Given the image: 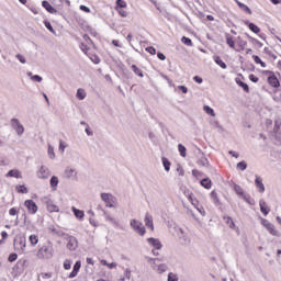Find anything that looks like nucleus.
Wrapping results in <instances>:
<instances>
[{
  "mask_svg": "<svg viewBox=\"0 0 281 281\" xmlns=\"http://www.w3.org/2000/svg\"><path fill=\"white\" fill-rule=\"evenodd\" d=\"M147 262L148 265H150L151 269L154 271H157L158 273H166V271H168V265L166 263L157 265V259H153L148 257Z\"/></svg>",
  "mask_w": 281,
  "mask_h": 281,
  "instance_id": "f03ea898",
  "label": "nucleus"
},
{
  "mask_svg": "<svg viewBox=\"0 0 281 281\" xmlns=\"http://www.w3.org/2000/svg\"><path fill=\"white\" fill-rule=\"evenodd\" d=\"M202 188H205V190H210L212 188V180L210 178H204L200 181Z\"/></svg>",
  "mask_w": 281,
  "mask_h": 281,
  "instance_id": "b1692460",
  "label": "nucleus"
},
{
  "mask_svg": "<svg viewBox=\"0 0 281 281\" xmlns=\"http://www.w3.org/2000/svg\"><path fill=\"white\" fill-rule=\"evenodd\" d=\"M233 189H234V192H236V194L238 196H244L245 190H243V188L240 186L234 184Z\"/></svg>",
  "mask_w": 281,
  "mask_h": 281,
  "instance_id": "473e14b6",
  "label": "nucleus"
},
{
  "mask_svg": "<svg viewBox=\"0 0 281 281\" xmlns=\"http://www.w3.org/2000/svg\"><path fill=\"white\" fill-rule=\"evenodd\" d=\"M214 63H216L218 65V67H221L222 69H227V64H225V61H223L221 56H215Z\"/></svg>",
  "mask_w": 281,
  "mask_h": 281,
  "instance_id": "a878e982",
  "label": "nucleus"
},
{
  "mask_svg": "<svg viewBox=\"0 0 281 281\" xmlns=\"http://www.w3.org/2000/svg\"><path fill=\"white\" fill-rule=\"evenodd\" d=\"M101 200L105 203L106 207H115L117 199L111 193H101Z\"/></svg>",
  "mask_w": 281,
  "mask_h": 281,
  "instance_id": "423d86ee",
  "label": "nucleus"
},
{
  "mask_svg": "<svg viewBox=\"0 0 281 281\" xmlns=\"http://www.w3.org/2000/svg\"><path fill=\"white\" fill-rule=\"evenodd\" d=\"M15 58H16L18 60H20V61L22 63V65H25V64L27 63V60L25 59V57H23V55H21V54L15 55Z\"/></svg>",
  "mask_w": 281,
  "mask_h": 281,
  "instance_id": "6e6d98bb",
  "label": "nucleus"
},
{
  "mask_svg": "<svg viewBox=\"0 0 281 281\" xmlns=\"http://www.w3.org/2000/svg\"><path fill=\"white\" fill-rule=\"evenodd\" d=\"M236 3L238 5V8H240V10H243V12H246V14H251V9H249L247 7V4H245V3H243V2H240L238 0H236Z\"/></svg>",
  "mask_w": 281,
  "mask_h": 281,
  "instance_id": "393cba45",
  "label": "nucleus"
},
{
  "mask_svg": "<svg viewBox=\"0 0 281 281\" xmlns=\"http://www.w3.org/2000/svg\"><path fill=\"white\" fill-rule=\"evenodd\" d=\"M38 260H52L54 258V247L52 245H44L37 250Z\"/></svg>",
  "mask_w": 281,
  "mask_h": 281,
  "instance_id": "f257e3e1",
  "label": "nucleus"
},
{
  "mask_svg": "<svg viewBox=\"0 0 281 281\" xmlns=\"http://www.w3.org/2000/svg\"><path fill=\"white\" fill-rule=\"evenodd\" d=\"M64 269H65L66 271H69V269H71V260L66 259V260L64 261Z\"/></svg>",
  "mask_w": 281,
  "mask_h": 281,
  "instance_id": "8fccbe9b",
  "label": "nucleus"
},
{
  "mask_svg": "<svg viewBox=\"0 0 281 281\" xmlns=\"http://www.w3.org/2000/svg\"><path fill=\"white\" fill-rule=\"evenodd\" d=\"M223 221H224V223H226V225H228V227L231 229H234V227H236V224L234 223V220H232L229 216L225 215L223 217Z\"/></svg>",
  "mask_w": 281,
  "mask_h": 281,
  "instance_id": "cd10ccee",
  "label": "nucleus"
},
{
  "mask_svg": "<svg viewBox=\"0 0 281 281\" xmlns=\"http://www.w3.org/2000/svg\"><path fill=\"white\" fill-rule=\"evenodd\" d=\"M237 170H241V172L247 170V162L245 160H241L240 162H238Z\"/></svg>",
  "mask_w": 281,
  "mask_h": 281,
  "instance_id": "37998d69",
  "label": "nucleus"
},
{
  "mask_svg": "<svg viewBox=\"0 0 281 281\" xmlns=\"http://www.w3.org/2000/svg\"><path fill=\"white\" fill-rule=\"evenodd\" d=\"M48 157L49 159H55L56 154L54 153V147L52 145H48Z\"/></svg>",
  "mask_w": 281,
  "mask_h": 281,
  "instance_id": "de8ad7c7",
  "label": "nucleus"
},
{
  "mask_svg": "<svg viewBox=\"0 0 281 281\" xmlns=\"http://www.w3.org/2000/svg\"><path fill=\"white\" fill-rule=\"evenodd\" d=\"M47 210H48V212H59L60 209L57 205L48 202Z\"/></svg>",
  "mask_w": 281,
  "mask_h": 281,
  "instance_id": "79ce46f5",
  "label": "nucleus"
},
{
  "mask_svg": "<svg viewBox=\"0 0 281 281\" xmlns=\"http://www.w3.org/2000/svg\"><path fill=\"white\" fill-rule=\"evenodd\" d=\"M178 89H179V91H181L182 93H188V87H186V86H178Z\"/></svg>",
  "mask_w": 281,
  "mask_h": 281,
  "instance_id": "338daca9",
  "label": "nucleus"
},
{
  "mask_svg": "<svg viewBox=\"0 0 281 281\" xmlns=\"http://www.w3.org/2000/svg\"><path fill=\"white\" fill-rule=\"evenodd\" d=\"M161 161H162V166H164L166 172H170V166H172L170 160H168V158H166V157H162Z\"/></svg>",
  "mask_w": 281,
  "mask_h": 281,
  "instance_id": "c85d7f7f",
  "label": "nucleus"
},
{
  "mask_svg": "<svg viewBox=\"0 0 281 281\" xmlns=\"http://www.w3.org/2000/svg\"><path fill=\"white\" fill-rule=\"evenodd\" d=\"M213 127H215L220 133H223V126L217 121L213 122Z\"/></svg>",
  "mask_w": 281,
  "mask_h": 281,
  "instance_id": "603ef678",
  "label": "nucleus"
},
{
  "mask_svg": "<svg viewBox=\"0 0 281 281\" xmlns=\"http://www.w3.org/2000/svg\"><path fill=\"white\" fill-rule=\"evenodd\" d=\"M260 79L256 75H249L250 82H258Z\"/></svg>",
  "mask_w": 281,
  "mask_h": 281,
  "instance_id": "0e129e2a",
  "label": "nucleus"
},
{
  "mask_svg": "<svg viewBox=\"0 0 281 281\" xmlns=\"http://www.w3.org/2000/svg\"><path fill=\"white\" fill-rule=\"evenodd\" d=\"M77 176H78V171H76V169L74 168L68 167L64 171L65 179H76Z\"/></svg>",
  "mask_w": 281,
  "mask_h": 281,
  "instance_id": "4468645a",
  "label": "nucleus"
},
{
  "mask_svg": "<svg viewBox=\"0 0 281 281\" xmlns=\"http://www.w3.org/2000/svg\"><path fill=\"white\" fill-rule=\"evenodd\" d=\"M58 183H59L58 177L53 176V177L50 178V188H52L53 190H56V189L58 188Z\"/></svg>",
  "mask_w": 281,
  "mask_h": 281,
  "instance_id": "7c9ffc66",
  "label": "nucleus"
},
{
  "mask_svg": "<svg viewBox=\"0 0 281 281\" xmlns=\"http://www.w3.org/2000/svg\"><path fill=\"white\" fill-rule=\"evenodd\" d=\"M236 82H237L238 87H241V89H244V91H246V93H249V85L245 83L240 79H236Z\"/></svg>",
  "mask_w": 281,
  "mask_h": 281,
  "instance_id": "2f4dec72",
  "label": "nucleus"
},
{
  "mask_svg": "<svg viewBox=\"0 0 281 281\" xmlns=\"http://www.w3.org/2000/svg\"><path fill=\"white\" fill-rule=\"evenodd\" d=\"M167 281H179V277L175 274V272H169L167 277Z\"/></svg>",
  "mask_w": 281,
  "mask_h": 281,
  "instance_id": "a18cd8bd",
  "label": "nucleus"
},
{
  "mask_svg": "<svg viewBox=\"0 0 281 281\" xmlns=\"http://www.w3.org/2000/svg\"><path fill=\"white\" fill-rule=\"evenodd\" d=\"M176 170H177L179 177H183V175H186V171L183 170V167H181V166H178Z\"/></svg>",
  "mask_w": 281,
  "mask_h": 281,
  "instance_id": "bf43d9fd",
  "label": "nucleus"
},
{
  "mask_svg": "<svg viewBox=\"0 0 281 281\" xmlns=\"http://www.w3.org/2000/svg\"><path fill=\"white\" fill-rule=\"evenodd\" d=\"M44 25H45L46 30H48V32H50L52 34H56V31L54 30V26H52L50 21L45 20Z\"/></svg>",
  "mask_w": 281,
  "mask_h": 281,
  "instance_id": "58836bf2",
  "label": "nucleus"
},
{
  "mask_svg": "<svg viewBox=\"0 0 281 281\" xmlns=\"http://www.w3.org/2000/svg\"><path fill=\"white\" fill-rule=\"evenodd\" d=\"M144 223L146 227H149V229H151V232L155 229V224L153 223V215L146 213Z\"/></svg>",
  "mask_w": 281,
  "mask_h": 281,
  "instance_id": "f3484780",
  "label": "nucleus"
},
{
  "mask_svg": "<svg viewBox=\"0 0 281 281\" xmlns=\"http://www.w3.org/2000/svg\"><path fill=\"white\" fill-rule=\"evenodd\" d=\"M52 176V172L49 171V168L42 166L38 170H37V177L38 179H49V177Z\"/></svg>",
  "mask_w": 281,
  "mask_h": 281,
  "instance_id": "9d476101",
  "label": "nucleus"
},
{
  "mask_svg": "<svg viewBox=\"0 0 281 281\" xmlns=\"http://www.w3.org/2000/svg\"><path fill=\"white\" fill-rule=\"evenodd\" d=\"M18 258H19V255L16 252H12L9 255L8 260L9 262H15Z\"/></svg>",
  "mask_w": 281,
  "mask_h": 281,
  "instance_id": "09e8293b",
  "label": "nucleus"
},
{
  "mask_svg": "<svg viewBox=\"0 0 281 281\" xmlns=\"http://www.w3.org/2000/svg\"><path fill=\"white\" fill-rule=\"evenodd\" d=\"M252 60H255L256 65H260L263 69H266L267 63L262 61L258 55H252Z\"/></svg>",
  "mask_w": 281,
  "mask_h": 281,
  "instance_id": "c756f323",
  "label": "nucleus"
},
{
  "mask_svg": "<svg viewBox=\"0 0 281 281\" xmlns=\"http://www.w3.org/2000/svg\"><path fill=\"white\" fill-rule=\"evenodd\" d=\"M204 111L207 115H211L212 117H216V113L214 112V109H212L210 105H204Z\"/></svg>",
  "mask_w": 281,
  "mask_h": 281,
  "instance_id": "4c0bfd02",
  "label": "nucleus"
},
{
  "mask_svg": "<svg viewBox=\"0 0 281 281\" xmlns=\"http://www.w3.org/2000/svg\"><path fill=\"white\" fill-rule=\"evenodd\" d=\"M175 231L177 233V237L179 238L180 245H184V246L190 245V237L186 234L183 228L176 226Z\"/></svg>",
  "mask_w": 281,
  "mask_h": 281,
  "instance_id": "20e7f679",
  "label": "nucleus"
},
{
  "mask_svg": "<svg viewBox=\"0 0 281 281\" xmlns=\"http://www.w3.org/2000/svg\"><path fill=\"white\" fill-rule=\"evenodd\" d=\"M124 8H126V1L124 0H116V7L115 10H123Z\"/></svg>",
  "mask_w": 281,
  "mask_h": 281,
  "instance_id": "a19ab883",
  "label": "nucleus"
},
{
  "mask_svg": "<svg viewBox=\"0 0 281 281\" xmlns=\"http://www.w3.org/2000/svg\"><path fill=\"white\" fill-rule=\"evenodd\" d=\"M268 83L274 89H278V87H280V80H278V77H276V75L268 77Z\"/></svg>",
  "mask_w": 281,
  "mask_h": 281,
  "instance_id": "6ab92c4d",
  "label": "nucleus"
},
{
  "mask_svg": "<svg viewBox=\"0 0 281 281\" xmlns=\"http://www.w3.org/2000/svg\"><path fill=\"white\" fill-rule=\"evenodd\" d=\"M11 126L18 135H23V133H25V127H23V124H21L19 119H11Z\"/></svg>",
  "mask_w": 281,
  "mask_h": 281,
  "instance_id": "0eeeda50",
  "label": "nucleus"
},
{
  "mask_svg": "<svg viewBox=\"0 0 281 281\" xmlns=\"http://www.w3.org/2000/svg\"><path fill=\"white\" fill-rule=\"evenodd\" d=\"M178 150H179L180 157H186L188 149L186 148V146H183V144L178 145Z\"/></svg>",
  "mask_w": 281,
  "mask_h": 281,
  "instance_id": "ea45409f",
  "label": "nucleus"
},
{
  "mask_svg": "<svg viewBox=\"0 0 281 281\" xmlns=\"http://www.w3.org/2000/svg\"><path fill=\"white\" fill-rule=\"evenodd\" d=\"M42 8H45L46 12H48L49 14L58 13V10H56V8H54L52 3H49V1L47 0L42 1Z\"/></svg>",
  "mask_w": 281,
  "mask_h": 281,
  "instance_id": "ddd939ff",
  "label": "nucleus"
},
{
  "mask_svg": "<svg viewBox=\"0 0 281 281\" xmlns=\"http://www.w3.org/2000/svg\"><path fill=\"white\" fill-rule=\"evenodd\" d=\"M16 190L20 192V194H27V189L23 184L18 186Z\"/></svg>",
  "mask_w": 281,
  "mask_h": 281,
  "instance_id": "49530a36",
  "label": "nucleus"
},
{
  "mask_svg": "<svg viewBox=\"0 0 281 281\" xmlns=\"http://www.w3.org/2000/svg\"><path fill=\"white\" fill-rule=\"evenodd\" d=\"M210 196H211V201L214 203L216 207L221 206V200L218 199V193H216V191L213 190L210 193Z\"/></svg>",
  "mask_w": 281,
  "mask_h": 281,
  "instance_id": "aec40b11",
  "label": "nucleus"
},
{
  "mask_svg": "<svg viewBox=\"0 0 281 281\" xmlns=\"http://www.w3.org/2000/svg\"><path fill=\"white\" fill-rule=\"evenodd\" d=\"M85 98H87V92L85 91V89L79 88L77 90V99L85 100Z\"/></svg>",
  "mask_w": 281,
  "mask_h": 281,
  "instance_id": "72a5a7b5",
  "label": "nucleus"
},
{
  "mask_svg": "<svg viewBox=\"0 0 281 281\" xmlns=\"http://www.w3.org/2000/svg\"><path fill=\"white\" fill-rule=\"evenodd\" d=\"M9 214L10 216H16V214H19V210L16 207H11L9 210Z\"/></svg>",
  "mask_w": 281,
  "mask_h": 281,
  "instance_id": "4d7b16f0",
  "label": "nucleus"
},
{
  "mask_svg": "<svg viewBox=\"0 0 281 281\" xmlns=\"http://www.w3.org/2000/svg\"><path fill=\"white\" fill-rule=\"evenodd\" d=\"M130 226L136 234H139V236H144L146 234V228L144 227V224L137 220H131Z\"/></svg>",
  "mask_w": 281,
  "mask_h": 281,
  "instance_id": "39448f33",
  "label": "nucleus"
},
{
  "mask_svg": "<svg viewBox=\"0 0 281 281\" xmlns=\"http://www.w3.org/2000/svg\"><path fill=\"white\" fill-rule=\"evenodd\" d=\"M261 225H263V227L267 229V232H269V234L271 236H276L277 238H280L281 233L280 231H278L276 228V225H273L271 222H269V220H261Z\"/></svg>",
  "mask_w": 281,
  "mask_h": 281,
  "instance_id": "7ed1b4c3",
  "label": "nucleus"
},
{
  "mask_svg": "<svg viewBox=\"0 0 281 281\" xmlns=\"http://www.w3.org/2000/svg\"><path fill=\"white\" fill-rule=\"evenodd\" d=\"M116 12H119L120 16H122L123 19H126V16H128V12H126V10L124 9H119L116 10Z\"/></svg>",
  "mask_w": 281,
  "mask_h": 281,
  "instance_id": "3c124183",
  "label": "nucleus"
},
{
  "mask_svg": "<svg viewBox=\"0 0 281 281\" xmlns=\"http://www.w3.org/2000/svg\"><path fill=\"white\" fill-rule=\"evenodd\" d=\"M74 215L79 221H82L85 218V211L77 209L76 206L71 207Z\"/></svg>",
  "mask_w": 281,
  "mask_h": 281,
  "instance_id": "412c9836",
  "label": "nucleus"
},
{
  "mask_svg": "<svg viewBox=\"0 0 281 281\" xmlns=\"http://www.w3.org/2000/svg\"><path fill=\"white\" fill-rule=\"evenodd\" d=\"M198 165L207 168V166H210V160H207L206 157H202L198 160Z\"/></svg>",
  "mask_w": 281,
  "mask_h": 281,
  "instance_id": "c9c22d12",
  "label": "nucleus"
},
{
  "mask_svg": "<svg viewBox=\"0 0 281 281\" xmlns=\"http://www.w3.org/2000/svg\"><path fill=\"white\" fill-rule=\"evenodd\" d=\"M80 267H82V262L80 260L76 261L72 268V271L69 273L68 278L74 279L76 276H78L80 271Z\"/></svg>",
  "mask_w": 281,
  "mask_h": 281,
  "instance_id": "2eb2a0df",
  "label": "nucleus"
},
{
  "mask_svg": "<svg viewBox=\"0 0 281 281\" xmlns=\"http://www.w3.org/2000/svg\"><path fill=\"white\" fill-rule=\"evenodd\" d=\"M147 243L150 247H154V249H157V250H160L164 247V245L161 244V240L155 237L147 238Z\"/></svg>",
  "mask_w": 281,
  "mask_h": 281,
  "instance_id": "f8f14e48",
  "label": "nucleus"
},
{
  "mask_svg": "<svg viewBox=\"0 0 281 281\" xmlns=\"http://www.w3.org/2000/svg\"><path fill=\"white\" fill-rule=\"evenodd\" d=\"M31 80H34L35 82H43V77H41L40 75H33L31 77Z\"/></svg>",
  "mask_w": 281,
  "mask_h": 281,
  "instance_id": "5fc2aeb1",
  "label": "nucleus"
},
{
  "mask_svg": "<svg viewBox=\"0 0 281 281\" xmlns=\"http://www.w3.org/2000/svg\"><path fill=\"white\" fill-rule=\"evenodd\" d=\"M255 186L258 189V192H260V194H263L265 183H262V178H260L259 176H256Z\"/></svg>",
  "mask_w": 281,
  "mask_h": 281,
  "instance_id": "dca6fc26",
  "label": "nucleus"
},
{
  "mask_svg": "<svg viewBox=\"0 0 281 281\" xmlns=\"http://www.w3.org/2000/svg\"><path fill=\"white\" fill-rule=\"evenodd\" d=\"M24 205L26 206L29 214H36L38 212V205H36L34 200H26Z\"/></svg>",
  "mask_w": 281,
  "mask_h": 281,
  "instance_id": "6e6552de",
  "label": "nucleus"
},
{
  "mask_svg": "<svg viewBox=\"0 0 281 281\" xmlns=\"http://www.w3.org/2000/svg\"><path fill=\"white\" fill-rule=\"evenodd\" d=\"M245 25H247L249 27V30L251 32H254V34H259L260 32V27H258V25L254 24L252 22L246 21Z\"/></svg>",
  "mask_w": 281,
  "mask_h": 281,
  "instance_id": "5701e85b",
  "label": "nucleus"
},
{
  "mask_svg": "<svg viewBox=\"0 0 281 281\" xmlns=\"http://www.w3.org/2000/svg\"><path fill=\"white\" fill-rule=\"evenodd\" d=\"M42 278H43V280H49V278H52V273L44 272V273H42Z\"/></svg>",
  "mask_w": 281,
  "mask_h": 281,
  "instance_id": "774afa93",
  "label": "nucleus"
},
{
  "mask_svg": "<svg viewBox=\"0 0 281 281\" xmlns=\"http://www.w3.org/2000/svg\"><path fill=\"white\" fill-rule=\"evenodd\" d=\"M13 247L15 251H25V247H26L25 237H20L19 239H15Z\"/></svg>",
  "mask_w": 281,
  "mask_h": 281,
  "instance_id": "1a4fd4ad",
  "label": "nucleus"
},
{
  "mask_svg": "<svg viewBox=\"0 0 281 281\" xmlns=\"http://www.w3.org/2000/svg\"><path fill=\"white\" fill-rule=\"evenodd\" d=\"M67 249H69L70 251H76V249H78V239L76 237L68 236Z\"/></svg>",
  "mask_w": 281,
  "mask_h": 281,
  "instance_id": "9b49d317",
  "label": "nucleus"
},
{
  "mask_svg": "<svg viewBox=\"0 0 281 281\" xmlns=\"http://www.w3.org/2000/svg\"><path fill=\"white\" fill-rule=\"evenodd\" d=\"M132 70L134 71V74L136 76H138L139 78H144V72L142 71V69H139L137 67V65H132Z\"/></svg>",
  "mask_w": 281,
  "mask_h": 281,
  "instance_id": "f704fd0d",
  "label": "nucleus"
},
{
  "mask_svg": "<svg viewBox=\"0 0 281 281\" xmlns=\"http://www.w3.org/2000/svg\"><path fill=\"white\" fill-rule=\"evenodd\" d=\"M241 198L244 199V201H245L246 203H248L249 205H251V195H246V194L244 193V195H241Z\"/></svg>",
  "mask_w": 281,
  "mask_h": 281,
  "instance_id": "052dcab7",
  "label": "nucleus"
},
{
  "mask_svg": "<svg viewBox=\"0 0 281 281\" xmlns=\"http://www.w3.org/2000/svg\"><path fill=\"white\" fill-rule=\"evenodd\" d=\"M5 177H13L14 179H22L21 171L19 169H11L8 171Z\"/></svg>",
  "mask_w": 281,
  "mask_h": 281,
  "instance_id": "4be33fe9",
  "label": "nucleus"
},
{
  "mask_svg": "<svg viewBox=\"0 0 281 281\" xmlns=\"http://www.w3.org/2000/svg\"><path fill=\"white\" fill-rule=\"evenodd\" d=\"M195 210L199 211V213L202 215V216H205V209H203V206H195Z\"/></svg>",
  "mask_w": 281,
  "mask_h": 281,
  "instance_id": "69168bd1",
  "label": "nucleus"
},
{
  "mask_svg": "<svg viewBox=\"0 0 281 281\" xmlns=\"http://www.w3.org/2000/svg\"><path fill=\"white\" fill-rule=\"evenodd\" d=\"M194 82H196L198 85H203V78H201L200 76H194L193 77Z\"/></svg>",
  "mask_w": 281,
  "mask_h": 281,
  "instance_id": "e2e57ef3",
  "label": "nucleus"
},
{
  "mask_svg": "<svg viewBox=\"0 0 281 281\" xmlns=\"http://www.w3.org/2000/svg\"><path fill=\"white\" fill-rule=\"evenodd\" d=\"M29 241L33 247L38 245V235H30Z\"/></svg>",
  "mask_w": 281,
  "mask_h": 281,
  "instance_id": "e433bc0d",
  "label": "nucleus"
},
{
  "mask_svg": "<svg viewBox=\"0 0 281 281\" xmlns=\"http://www.w3.org/2000/svg\"><path fill=\"white\" fill-rule=\"evenodd\" d=\"M146 52H147L148 54H150L151 56H155V54H157V49H155V47H153V46H148V47L146 48Z\"/></svg>",
  "mask_w": 281,
  "mask_h": 281,
  "instance_id": "864d4df0",
  "label": "nucleus"
},
{
  "mask_svg": "<svg viewBox=\"0 0 281 281\" xmlns=\"http://www.w3.org/2000/svg\"><path fill=\"white\" fill-rule=\"evenodd\" d=\"M181 43H183V45H187L188 47H192V40L190 37L182 36Z\"/></svg>",
  "mask_w": 281,
  "mask_h": 281,
  "instance_id": "c03bdc74",
  "label": "nucleus"
},
{
  "mask_svg": "<svg viewBox=\"0 0 281 281\" xmlns=\"http://www.w3.org/2000/svg\"><path fill=\"white\" fill-rule=\"evenodd\" d=\"M79 9L82 11V12H87V14H89V12H91V9L85 4H81L79 7Z\"/></svg>",
  "mask_w": 281,
  "mask_h": 281,
  "instance_id": "680f3d73",
  "label": "nucleus"
},
{
  "mask_svg": "<svg viewBox=\"0 0 281 281\" xmlns=\"http://www.w3.org/2000/svg\"><path fill=\"white\" fill-rule=\"evenodd\" d=\"M226 43H227L228 47H231L232 49L236 48V43L234 42V36L227 34L226 35Z\"/></svg>",
  "mask_w": 281,
  "mask_h": 281,
  "instance_id": "bb28decb",
  "label": "nucleus"
},
{
  "mask_svg": "<svg viewBox=\"0 0 281 281\" xmlns=\"http://www.w3.org/2000/svg\"><path fill=\"white\" fill-rule=\"evenodd\" d=\"M80 49H81V52H83V54H87V52H89V46H87V44H85V43H81Z\"/></svg>",
  "mask_w": 281,
  "mask_h": 281,
  "instance_id": "13d9d810",
  "label": "nucleus"
},
{
  "mask_svg": "<svg viewBox=\"0 0 281 281\" xmlns=\"http://www.w3.org/2000/svg\"><path fill=\"white\" fill-rule=\"evenodd\" d=\"M259 206H260V212L265 215L268 216L269 212H271V210L269 209V206H267V202H265V200H260L259 201Z\"/></svg>",
  "mask_w": 281,
  "mask_h": 281,
  "instance_id": "a211bd4d",
  "label": "nucleus"
}]
</instances>
